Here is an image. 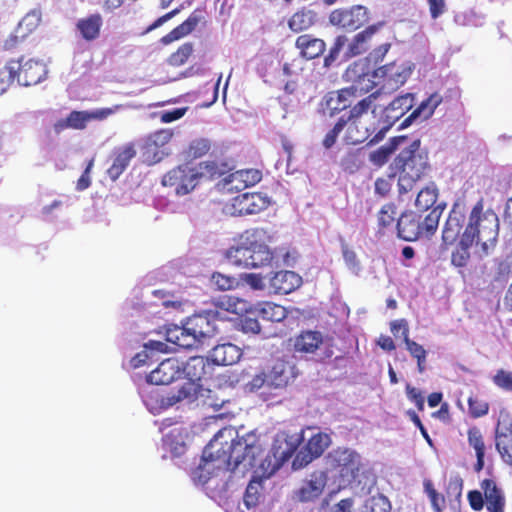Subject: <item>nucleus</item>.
<instances>
[{"instance_id":"0e129e2a","label":"nucleus","mask_w":512,"mask_h":512,"mask_svg":"<svg viewBox=\"0 0 512 512\" xmlns=\"http://www.w3.org/2000/svg\"><path fill=\"white\" fill-rule=\"evenodd\" d=\"M181 11V8L180 7H177L171 11H169L168 13L160 16L159 18H157L152 24H150L146 29H145V32L144 33H149L157 28H159L160 26H162L164 23H166L167 21H169L170 19H172L173 17H175L177 14H179V12Z\"/></svg>"},{"instance_id":"a878e982","label":"nucleus","mask_w":512,"mask_h":512,"mask_svg":"<svg viewBox=\"0 0 512 512\" xmlns=\"http://www.w3.org/2000/svg\"><path fill=\"white\" fill-rule=\"evenodd\" d=\"M295 47L299 50L301 57L313 60L320 57L326 50V43L323 39L313 34H302L296 38Z\"/></svg>"},{"instance_id":"c9c22d12","label":"nucleus","mask_w":512,"mask_h":512,"mask_svg":"<svg viewBox=\"0 0 512 512\" xmlns=\"http://www.w3.org/2000/svg\"><path fill=\"white\" fill-rule=\"evenodd\" d=\"M186 331V322L181 326L171 324L165 329L166 341L172 343L179 348H192L197 344L195 338Z\"/></svg>"},{"instance_id":"a18cd8bd","label":"nucleus","mask_w":512,"mask_h":512,"mask_svg":"<svg viewBox=\"0 0 512 512\" xmlns=\"http://www.w3.org/2000/svg\"><path fill=\"white\" fill-rule=\"evenodd\" d=\"M404 343L410 355L416 359L419 373H423L425 370L427 351L422 345L411 340L409 337L404 340Z\"/></svg>"},{"instance_id":"774afa93","label":"nucleus","mask_w":512,"mask_h":512,"mask_svg":"<svg viewBox=\"0 0 512 512\" xmlns=\"http://www.w3.org/2000/svg\"><path fill=\"white\" fill-rule=\"evenodd\" d=\"M247 386L251 391L258 390L264 386L268 387V374L260 372L252 377Z\"/></svg>"},{"instance_id":"338daca9","label":"nucleus","mask_w":512,"mask_h":512,"mask_svg":"<svg viewBox=\"0 0 512 512\" xmlns=\"http://www.w3.org/2000/svg\"><path fill=\"white\" fill-rule=\"evenodd\" d=\"M186 110V108H175L169 111H163L160 115V120L163 123H171L182 118Z\"/></svg>"},{"instance_id":"4c0bfd02","label":"nucleus","mask_w":512,"mask_h":512,"mask_svg":"<svg viewBox=\"0 0 512 512\" xmlns=\"http://www.w3.org/2000/svg\"><path fill=\"white\" fill-rule=\"evenodd\" d=\"M316 20L317 14L313 10L303 7L292 14L288 20V27L291 31L300 33L311 28Z\"/></svg>"},{"instance_id":"4468645a","label":"nucleus","mask_w":512,"mask_h":512,"mask_svg":"<svg viewBox=\"0 0 512 512\" xmlns=\"http://www.w3.org/2000/svg\"><path fill=\"white\" fill-rule=\"evenodd\" d=\"M303 440V432L293 435L286 433L277 435L271 449L275 460V468H280L293 455H296V451L298 450Z\"/></svg>"},{"instance_id":"5fc2aeb1","label":"nucleus","mask_w":512,"mask_h":512,"mask_svg":"<svg viewBox=\"0 0 512 512\" xmlns=\"http://www.w3.org/2000/svg\"><path fill=\"white\" fill-rule=\"evenodd\" d=\"M347 124L348 120H345V118L342 116L338 119L334 127L327 132L322 142L326 149H330L336 143L339 134L343 131Z\"/></svg>"},{"instance_id":"b1692460","label":"nucleus","mask_w":512,"mask_h":512,"mask_svg":"<svg viewBox=\"0 0 512 512\" xmlns=\"http://www.w3.org/2000/svg\"><path fill=\"white\" fill-rule=\"evenodd\" d=\"M323 345V335L317 330H303L293 339L294 352L304 356L315 354Z\"/></svg>"},{"instance_id":"2f4dec72","label":"nucleus","mask_w":512,"mask_h":512,"mask_svg":"<svg viewBox=\"0 0 512 512\" xmlns=\"http://www.w3.org/2000/svg\"><path fill=\"white\" fill-rule=\"evenodd\" d=\"M302 283L301 277L294 271H278L270 280V286L278 294H289Z\"/></svg>"},{"instance_id":"f704fd0d","label":"nucleus","mask_w":512,"mask_h":512,"mask_svg":"<svg viewBox=\"0 0 512 512\" xmlns=\"http://www.w3.org/2000/svg\"><path fill=\"white\" fill-rule=\"evenodd\" d=\"M260 231L264 234V239L262 242L252 246L250 268H258L268 265L273 260V252L267 245L271 240V236L264 228H260Z\"/></svg>"},{"instance_id":"f8f14e48","label":"nucleus","mask_w":512,"mask_h":512,"mask_svg":"<svg viewBox=\"0 0 512 512\" xmlns=\"http://www.w3.org/2000/svg\"><path fill=\"white\" fill-rule=\"evenodd\" d=\"M173 132L170 129H160L150 134L141 147L143 161L149 165L160 162L164 155V147L170 142Z\"/></svg>"},{"instance_id":"69168bd1","label":"nucleus","mask_w":512,"mask_h":512,"mask_svg":"<svg viewBox=\"0 0 512 512\" xmlns=\"http://www.w3.org/2000/svg\"><path fill=\"white\" fill-rule=\"evenodd\" d=\"M390 330L396 336L401 332L403 341L409 337V326L405 319L394 320L390 323Z\"/></svg>"},{"instance_id":"a19ab883","label":"nucleus","mask_w":512,"mask_h":512,"mask_svg":"<svg viewBox=\"0 0 512 512\" xmlns=\"http://www.w3.org/2000/svg\"><path fill=\"white\" fill-rule=\"evenodd\" d=\"M258 315L265 321L281 322L287 317V310L282 305L264 302L258 309Z\"/></svg>"},{"instance_id":"473e14b6","label":"nucleus","mask_w":512,"mask_h":512,"mask_svg":"<svg viewBox=\"0 0 512 512\" xmlns=\"http://www.w3.org/2000/svg\"><path fill=\"white\" fill-rule=\"evenodd\" d=\"M473 246L475 241L463 232L451 252V264L457 268L466 267L470 262Z\"/></svg>"},{"instance_id":"7ed1b4c3","label":"nucleus","mask_w":512,"mask_h":512,"mask_svg":"<svg viewBox=\"0 0 512 512\" xmlns=\"http://www.w3.org/2000/svg\"><path fill=\"white\" fill-rule=\"evenodd\" d=\"M463 232L475 241L480 256L488 255L495 247L499 235V218L492 209L484 210L482 198L472 207Z\"/></svg>"},{"instance_id":"8fccbe9b","label":"nucleus","mask_w":512,"mask_h":512,"mask_svg":"<svg viewBox=\"0 0 512 512\" xmlns=\"http://www.w3.org/2000/svg\"><path fill=\"white\" fill-rule=\"evenodd\" d=\"M346 133L344 136V140L347 144L356 145L364 142L368 137V130L365 129L363 131L358 129L357 121H349L346 125Z\"/></svg>"},{"instance_id":"ea45409f","label":"nucleus","mask_w":512,"mask_h":512,"mask_svg":"<svg viewBox=\"0 0 512 512\" xmlns=\"http://www.w3.org/2000/svg\"><path fill=\"white\" fill-rule=\"evenodd\" d=\"M202 389V384L198 382L189 381L186 379L181 384L176 394L168 398V404L173 405L183 400L193 401L197 398Z\"/></svg>"},{"instance_id":"09e8293b","label":"nucleus","mask_w":512,"mask_h":512,"mask_svg":"<svg viewBox=\"0 0 512 512\" xmlns=\"http://www.w3.org/2000/svg\"><path fill=\"white\" fill-rule=\"evenodd\" d=\"M193 51V44L191 42H186L179 46L178 49L169 56L168 63L174 67L182 66L188 61Z\"/></svg>"},{"instance_id":"9d476101","label":"nucleus","mask_w":512,"mask_h":512,"mask_svg":"<svg viewBox=\"0 0 512 512\" xmlns=\"http://www.w3.org/2000/svg\"><path fill=\"white\" fill-rule=\"evenodd\" d=\"M369 21L368 9L362 5H354L348 9H335L329 15L333 26L355 31Z\"/></svg>"},{"instance_id":"72a5a7b5","label":"nucleus","mask_w":512,"mask_h":512,"mask_svg":"<svg viewBox=\"0 0 512 512\" xmlns=\"http://www.w3.org/2000/svg\"><path fill=\"white\" fill-rule=\"evenodd\" d=\"M90 120L89 111H71L66 118H61L53 124V130L60 134L66 129L83 130Z\"/></svg>"},{"instance_id":"680f3d73","label":"nucleus","mask_w":512,"mask_h":512,"mask_svg":"<svg viewBox=\"0 0 512 512\" xmlns=\"http://www.w3.org/2000/svg\"><path fill=\"white\" fill-rule=\"evenodd\" d=\"M245 186H253L259 183L262 179V173L258 169H247L239 172Z\"/></svg>"},{"instance_id":"393cba45","label":"nucleus","mask_w":512,"mask_h":512,"mask_svg":"<svg viewBox=\"0 0 512 512\" xmlns=\"http://www.w3.org/2000/svg\"><path fill=\"white\" fill-rule=\"evenodd\" d=\"M103 27V17L99 13L89 14L77 20L75 30L86 42H94L100 38Z\"/></svg>"},{"instance_id":"dca6fc26","label":"nucleus","mask_w":512,"mask_h":512,"mask_svg":"<svg viewBox=\"0 0 512 512\" xmlns=\"http://www.w3.org/2000/svg\"><path fill=\"white\" fill-rule=\"evenodd\" d=\"M330 465L342 478H355L359 471V456L350 449H336L329 453Z\"/></svg>"},{"instance_id":"1a4fd4ad","label":"nucleus","mask_w":512,"mask_h":512,"mask_svg":"<svg viewBox=\"0 0 512 512\" xmlns=\"http://www.w3.org/2000/svg\"><path fill=\"white\" fill-rule=\"evenodd\" d=\"M331 444V437L327 433L313 434L295 455L292 468L302 469L312 461L319 458Z\"/></svg>"},{"instance_id":"2eb2a0df","label":"nucleus","mask_w":512,"mask_h":512,"mask_svg":"<svg viewBox=\"0 0 512 512\" xmlns=\"http://www.w3.org/2000/svg\"><path fill=\"white\" fill-rule=\"evenodd\" d=\"M328 475L324 470H316L303 479L301 486L294 492L295 498L300 502H312L318 499L326 485Z\"/></svg>"},{"instance_id":"c03bdc74","label":"nucleus","mask_w":512,"mask_h":512,"mask_svg":"<svg viewBox=\"0 0 512 512\" xmlns=\"http://www.w3.org/2000/svg\"><path fill=\"white\" fill-rule=\"evenodd\" d=\"M438 190L435 185L422 188L416 197L415 205L421 210H428L437 201Z\"/></svg>"},{"instance_id":"f3484780","label":"nucleus","mask_w":512,"mask_h":512,"mask_svg":"<svg viewBox=\"0 0 512 512\" xmlns=\"http://www.w3.org/2000/svg\"><path fill=\"white\" fill-rule=\"evenodd\" d=\"M19 63V69L15 72L16 81L23 86H32L43 81L48 73L46 64L38 59L24 58L16 60Z\"/></svg>"},{"instance_id":"864d4df0","label":"nucleus","mask_w":512,"mask_h":512,"mask_svg":"<svg viewBox=\"0 0 512 512\" xmlns=\"http://www.w3.org/2000/svg\"><path fill=\"white\" fill-rule=\"evenodd\" d=\"M211 281L221 291L232 290L238 286V280L235 277L220 272L213 273Z\"/></svg>"},{"instance_id":"603ef678","label":"nucleus","mask_w":512,"mask_h":512,"mask_svg":"<svg viewBox=\"0 0 512 512\" xmlns=\"http://www.w3.org/2000/svg\"><path fill=\"white\" fill-rule=\"evenodd\" d=\"M468 407L472 418H480L486 415L489 410V404L477 395H471L468 398Z\"/></svg>"},{"instance_id":"de8ad7c7","label":"nucleus","mask_w":512,"mask_h":512,"mask_svg":"<svg viewBox=\"0 0 512 512\" xmlns=\"http://www.w3.org/2000/svg\"><path fill=\"white\" fill-rule=\"evenodd\" d=\"M17 69H19V63L15 60H10L0 70V94L4 93L10 84L16 80L15 72Z\"/></svg>"},{"instance_id":"cd10ccee","label":"nucleus","mask_w":512,"mask_h":512,"mask_svg":"<svg viewBox=\"0 0 512 512\" xmlns=\"http://www.w3.org/2000/svg\"><path fill=\"white\" fill-rule=\"evenodd\" d=\"M443 97L435 92L431 94L427 99L423 100L413 111L406 117L401 123V127L405 128L412 124L417 119L427 120L430 118L435 109L442 103Z\"/></svg>"},{"instance_id":"3c124183","label":"nucleus","mask_w":512,"mask_h":512,"mask_svg":"<svg viewBox=\"0 0 512 512\" xmlns=\"http://www.w3.org/2000/svg\"><path fill=\"white\" fill-rule=\"evenodd\" d=\"M196 168L198 174H201V179L207 178L212 180L220 178L224 174V170L217 161H203Z\"/></svg>"},{"instance_id":"c85d7f7f","label":"nucleus","mask_w":512,"mask_h":512,"mask_svg":"<svg viewBox=\"0 0 512 512\" xmlns=\"http://www.w3.org/2000/svg\"><path fill=\"white\" fill-rule=\"evenodd\" d=\"M202 19L203 16L201 14V11L194 10L184 22H182L174 29H172L169 33L164 35L160 39V42L163 45H169L177 40H180L181 38L193 32Z\"/></svg>"},{"instance_id":"412c9836","label":"nucleus","mask_w":512,"mask_h":512,"mask_svg":"<svg viewBox=\"0 0 512 512\" xmlns=\"http://www.w3.org/2000/svg\"><path fill=\"white\" fill-rule=\"evenodd\" d=\"M180 376L181 363L176 358H168L147 375V382L154 385H168Z\"/></svg>"},{"instance_id":"39448f33","label":"nucleus","mask_w":512,"mask_h":512,"mask_svg":"<svg viewBox=\"0 0 512 512\" xmlns=\"http://www.w3.org/2000/svg\"><path fill=\"white\" fill-rule=\"evenodd\" d=\"M440 213L431 210L425 217L414 211H405L397 219V236L404 241H416L422 236H432L439 224Z\"/></svg>"},{"instance_id":"79ce46f5","label":"nucleus","mask_w":512,"mask_h":512,"mask_svg":"<svg viewBox=\"0 0 512 512\" xmlns=\"http://www.w3.org/2000/svg\"><path fill=\"white\" fill-rule=\"evenodd\" d=\"M212 143L207 138L193 139L185 150L187 159L196 160L209 153Z\"/></svg>"},{"instance_id":"37998d69","label":"nucleus","mask_w":512,"mask_h":512,"mask_svg":"<svg viewBox=\"0 0 512 512\" xmlns=\"http://www.w3.org/2000/svg\"><path fill=\"white\" fill-rule=\"evenodd\" d=\"M496 448L502 460L512 466V430L497 433Z\"/></svg>"},{"instance_id":"9b49d317","label":"nucleus","mask_w":512,"mask_h":512,"mask_svg":"<svg viewBox=\"0 0 512 512\" xmlns=\"http://www.w3.org/2000/svg\"><path fill=\"white\" fill-rule=\"evenodd\" d=\"M217 318L218 312L212 310L194 314L185 321L186 331L195 338L197 344L202 343L217 333Z\"/></svg>"},{"instance_id":"4be33fe9","label":"nucleus","mask_w":512,"mask_h":512,"mask_svg":"<svg viewBox=\"0 0 512 512\" xmlns=\"http://www.w3.org/2000/svg\"><path fill=\"white\" fill-rule=\"evenodd\" d=\"M189 381L201 383L202 380L211 377L212 364L208 357L193 356L184 364L181 363V375Z\"/></svg>"},{"instance_id":"5701e85b","label":"nucleus","mask_w":512,"mask_h":512,"mask_svg":"<svg viewBox=\"0 0 512 512\" xmlns=\"http://www.w3.org/2000/svg\"><path fill=\"white\" fill-rule=\"evenodd\" d=\"M415 95L406 93L396 97L382 110L381 116L387 122L386 127H392L400 118H402L414 106Z\"/></svg>"},{"instance_id":"4d7b16f0","label":"nucleus","mask_w":512,"mask_h":512,"mask_svg":"<svg viewBox=\"0 0 512 512\" xmlns=\"http://www.w3.org/2000/svg\"><path fill=\"white\" fill-rule=\"evenodd\" d=\"M468 443L474 448L476 454H485V444L482 433L479 428L471 427L468 429Z\"/></svg>"},{"instance_id":"bf43d9fd","label":"nucleus","mask_w":512,"mask_h":512,"mask_svg":"<svg viewBox=\"0 0 512 512\" xmlns=\"http://www.w3.org/2000/svg\"><path fill=\"white\" fill-rule=\"evenodd\" d=\"M122 104H117L112 107H105V108H99L95 109L93 111H89L90 114V120H98L102 121L110 117L111 115L115 114L119 110L123 109Z\"/></svg>"},{"instance_id":"13d9d810","label":"nucleus","mask_w":512,"mask_h":512,"mask_svg":"<svg viewBox=\"0 0 512 512\" xmlns=\"http://www.w3.org/2000/svg\"><path fill=\"white\" fill-rule=\"evenodd\" d=\"M492 381L498 388L512 392V371L499 369L493 376Z\"/></svg>"},{"instance_id":"20e7f679","label":"nucleus","mask_w":512,"mask_h":512,"mask_svg":"<svg viewBox=\"0 0 512 512\" xmlns=\"http://www.w3.org/2000/svg\"><path fill=\"white\" fill-rule=\"evenodd\" d=\"M392 166L399 174V192L401 194L409 192L429 168L428 155L421 150L420 139H415L406 145L395 157Z\"/></svg>"},{"instance_id":"f03ea898","label":"nucleus","mask_w":512,"mask_h":512,"mask_svg":"<svg viewBox=\"0 0 512 512\" xmlns=\"http://www.w3.org/2000/svg\"><path fill=\"white\" fill-rule=\"evenodd\" d=\"M223 431H219L203 450V460L209 462H218L217 468L224 467L227 470H234L246 458L253 460L260 445L257 441L249 442L252 435L240 437L230 442H222Z\"/></svg>"},{"instance_id":"e433bc0d","label":"nucleus","mask_w":512,"mask_h":512,"mask_svg":"<svg viewBox=\"0 0 512 512\" xmlns=\"http://www.w3.org/2000/svg\"><path fill=\"white\" fill-rule=\"evenodd\" d=\"M407 142V136L392 137L385 145L370 153V161L377 166L384 165L388 161L390 155L394 153L398 147L406 144Z\"/></svg>"},{"instance_id":"bb28decb","label":"nucleus","mask_w":512,"mask_h":512,"mask_svg":"<svg viewBox=\"0 0 512 512\" xmlns=\"http://www.w3.org/2000/svg\"><path fill=\"white\" fill-rule=\"evenodd\" d=\"M378 29V25L374 24L355 34L347 45L345 57L352 58L365 53L370 48Z\"/></svg>"},{"instance_id":"aec40b11","label":"nucleus","mask_w":512,"mask_h":512,"mask_svg":"<svg viewBox=\"0 0 512 512\" xmlns=\"http://www.w3.org/2000/svg\"><path fill=\"white\" fill-rule=\"evenodd\" d=\"M465 215L460 204L452 207L442 231L443 245H453L460 239L465 228Z\"/></svg>"},{"instance_id":"423d86ee","label":"nucleus","mask_w":512,"mask_h":512,"mask_svg":"<svg viewBox=\"0 0 512 512\" xmlns=\"http://www.w3.org/2000/svg\"><path fill=\"white\" fill-rule=\"evenodd\" d=\"M467 500L473 511L479 512L486 507L487 512H505L506 495L494 478L480 481V490H470Z\"/></svg>"},{"instance_id":"0eeeda50","label":"nucleus","mask_w":512,"mask_h":512,"mask_svg":"<svg viewBox=\"0 0 512 512\" xmlns=\"http://www.w3.org/2000/svg\"><path fill=\"white\" fill-rule=\"evenodd\" d=\"M264 234L259 227L247 229L239 236L237 244L225 253L228 262L237 267L250 268L252 246L262 242Z\"/></svg>"},{"instance_id":"ddd939ff","label":"nucleus","mask_w":512,"mask_h":512,"mask_svg":"<svg viewBox=\"0 0 512 512\" xmlns=\"http://www.w3.org/2000/svg\"><path fill=\"white\" fill-rule=\"evenodd\" d=\"M270 205V199L260 192L243 193L235 196L231 203V214L244 216L257 214Z\"/></svg>"},{"instance_id":"a211bd4d","label":"nucleus","mask_w":512,"mask_h":512,"mask_svg":"<svg viewBox=\"0 0 512 512\" xmlns=\"http://www.w3.org/2000/svg\"><path fill=\"white\" fill-rule=\"evenodd\" d=\"M267 374L268 388L284 389L296 379L298 370L291 362L277 359Z\"/></svg>"},{"instance_id":"6e6552de","label":"nucleus","mask_w":512,"mask_h":512,"mask_svg":"<svg viewBox=\"0 0 512 512\" xmlns=\"http://www.w3.org/2000/svg\"><path fill=\"white\" fill-rule=\"evenodd\" d=\"M201 180V174H198L196 167L188 164H181L169 170L162 177V185L172 187L179 196H184L192 192Z\"/></svg>"},{"instance_id":"f257e3e1","label":"nucleus","mask_w":512,"mask_h":512,"mask_svg":"<svg viewBox=\"0 0 512 512\" xmlns=\"http://www.w3.org/2000/svg\"><path fill=\"white\" fill-rule=\"evenodd\" d=\"M410 74L411 71L402 64L391 62L376 68L371 75L376 81H372L368 71H366V64L362 61L354 62L348 66L344 73L345 79L352 82V84L337 92L338 101L343 103L340 109L346 108V102L350 98H356L368 93L377 85H381L379 89L381 91L384 88L395 91L404 85Z\"/></svg>"},{"instance_id":"052dcab7","label":"nucleus","mask_w":512,"mask_h":512,"mask_svg":"<svg viewBox=\"0 0 512 512\" xmlns=\"http://www.w3.org/2000/svg\"><path fill=\"white\" fill-rule=\"evenodd\" d=\"M391 47L390 43H384L374 48L366 57V60L370 63L377 64L383 61L384 57L388 53Z\"/></svg>"},{"instance_id":"c756f323","label":"nucleus","mask_w":512,"mask_h":512,"mask_svg":"<svg viewBox=\"0 0 512 512\" xmlns=\"http://www.w3.org/2000/svg\"><path fill=\"white\" fill-rule=\"evenodd\" d=\"M386 94L381 90H376L375 92L369 94L367 97L358 101L349 111V116L345 118V120L349 121H357L362 115L368 112L371 109L372 113L375 115L378 108L383 107L384 103H381L379 100H382Z\"/></svg>"},{"instance_id":"58836bf2","label":"nucleus","mask_w":512,"mask_h":512,"mask_svg":"<svg viewBox=\"0 0 512 512\" xmlns=\"http://www.w3.org/2000/svg\"><path fill=\"white\" fill-rule=\"evenodd\" d=\"M397 207L393 203H387L377 213V232L385 235L396 229Z\"/></svg>"},{"instance_id":"49530a36","label":"nucleus","mask_w":512,"mask_h":512,"mask_svg":"<svg viewBox=\"0 0 512 512\" xmlns=\"http://www.w3.org/2000/svg\"><path fill=\"white\" fill-rule=\"evenodd\" d=\"M391 504L383 494H376L369 497L364 504V512H389Z\"/></svg>"},{"instance_id":"6ab92c4d","label":"nucleus","mask_w":512,"mask_h":512,"mask_svg":"<svg viewBox=\"0 0 512 512\" xmlns=\"http://www.w3.org/2000/svg\"><path fill=\"white\" fill-rule=\"evenodd\" d=\"M136 154L137 152L133 143L114 148L110 155L111 165L106 171L110 180L116 181L119 179Z\"/></svg>"},{"instance_id":"6e6d98bb","label":"nucleus","mask_w":512,"mask_h":512,"mask_svg":"<svg viewBox=\"0 0 512 512\" xmlns=\"http://www.w3.org/2000/svg\"><path fill=\"white\" fill-rule=\"evenodd\" d=\"M424 488L430 499L433 510L435 512H442L445 503L444 497L434 489L433 484L429 480L424 482Z\"/></svg>"},{"instance_id":"7c9ffc66","label":"nucleus","mask_w":512,"mask_h":512,"mask_svg":"<svg viewBox=\"0 0 512 512\" xmlns=\"http://www.w3.org/2000/svg\"><path fill=\"white\" fill-rule=\"evenodd\" d=\"M241 350L232 343L215 346L209 354L212 365L229 366L237 363L241 358Z\"/></svg>"},{"instance_id":"e2e57ef3","label":"nucleus","mask_w":512,"mask_h":512,"mask_svg":"<svg viewBox=\"0 0 512 512\" xmlns=\"http://www.w3.org/2000/svg\"><path fill=\"white\" fill-rule=\"evenodd\" d=\"M93 166H94V159L92 158L87 162L84 172L82 173V175L80 176V178L77 181L76 188L78 191H83V190L89 188V186L91 185L90 173H91Z\"/></svg>"}]
</instances>
